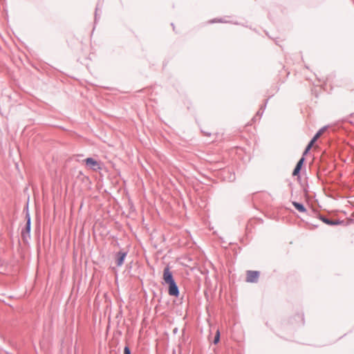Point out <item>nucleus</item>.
Segmentation results:
<instances>
[{
	"mask_svg": "<svg viewBox=\"0 0 354 354\" xmlns=\"http://www.w3.org/2000/svg\"><path fill=\"white\" fill-rule=\"evenodd\" d=\"M24 211L26 212V223L25 225L24 228L21 230V239H23L24 242H28L29 239H30V230H31V218L30 214L29 213L28 210V205L24 209Z\"/></svg>",
	"mask_w": 354,
	"mask_h": 354,
	"instance_id": "obj_1",
	"label": "nucleus"
},
{
	"mask_svg": "<svg viewBox=\"0 0 354 354\" xmlns=\"http://www.w3.org/2000/svg\"><path fill=\"white\" fill-rule=\"evenodd\" d=\"M84 161L86 166L93 171H98L102 169L100 162L93 158H87Z\"/></svg>",
	"mask_w": 354,
	"mask_h": 354,
	"instance_id": "obj_2",
	"label": "nucleus"
},
{
	"mask_svg": "<svg viewBox=\"0 0 354 354\" xmlns=\"http://www.w3.org/2000/svg\"><path fill=\"white\" fill-rule=\"evenodd\" d=\"M163 279L167 284L175 281L172 272L170 271L169 266H167L164 269Z\"/></svg>",
	"mask_w": 354,
	"mask_h": 354,
	"instance_id": "obj_3",
	"label": "nucleus"
},
{
	"mask_svg": "<svg viewBox=\"0 0 354 354\" xmlns=\"http://www.w3.org/2000/svg\"><path fill=\"white\" fill-rule=\"evenodd\" d=\"M127 251H120L115 254L116 265L118 267L122 266L127 255Z\"/></svg>",
	"mask_w": 354,
	"mask_h": 354,
	"instance_id": "obj_4",
	"label": "nucleus"
},
{
	"mask_svg": "<svg viewBox=\"0 0 354 354\" xmlns=\"http://www.w3.org/2000/svg\"><path fill=\"white\" fill-rule=\"evenodd\" d=\"M169 289L168 293L170 296L178 297L179 295V289L176 283V281L168 283Z\"/></svg>",
	"mask_w": 354,
	"mask_h": 354,
	"instance_id": "obj_5",
	"label": "nucleus"
},
{
	"mask_svg": "<svg viewBox=\"0 0 354 354\" xmlns=\"http://www.w3.org/2000/svg\"><path fill=\"white\" fill-rule=\"evenodd\" d=\"M259 276V271L249 270L247 272L246 281L248 282H250V283L257 282Z\"/></svg>",
	"mask_w": 354,
	"mask_h": 354,
	"instance_id": "obj_6",
	"label": "nucleus"
},
{
	"mask_svg": "<svg viewBox=\"0 0 354 354\" xmlns=\"http://www.w3.org/2000/svg\"><path fill=\"white\" fill-rule=\"evenodd\" d=\"M304 161H305L304 157H301L299 159V160L298 161V162L296 165V167H295V169L293 170L292 176H298L299 174L301 169L303 166Z\"/></svg>",
	"mask_w": 354,
	"mask_h": 354,
	"instance_id": "obj_7",
	"label": "nucleus"
},
{
	"mask_svg": "<svg viewBox=\"0 0 354 354\" xmlns=\"http://www.w3.org/2000/svg\"><path fill=\"white\" fill-rule=\"evenodd\" d=\"M320 219L324 223L329 225H337L339 224H342L344 222L343 221H339V220L333 221V220H330V218L324 217V216H320Z\"/></svg>",
	"mask_w": 354,
	"mask_h": 354,
	"instance_id": "obj_8",
	"label": "nucleus"
},
{
	"mask_svg": "<svg viewBox=\"0 0 354 354\" xmlns=\"http://www.w3.org/2000/svg\"><path fill=\"white\" fill-rule=\"evenodd\" d=\"M292 205L299 212L304 213L306 212V208L304 207V205L302 203L293 201L292 203Z\"/></svg>",
	"mask_w": 354,
	"mask_h": 354,
	"instance_id": "obj_9",
	"label": "nucleus"
},
{
	"mask_svg": "<svg viewBox=\"0 0 354 354\" xmlns=\"http://www.w3.org/2000/svg\"><path fill=\"white\" fill-rule=\"evenodd\" d=\"M326 127H322V129H320L317 133L316 134L313 136L314 138V140H317L320 136L324 132V131L326 130Z\"/></svg>",
	"mask_w": 354,
	"mask_h": 354,
	"instance_id": "obj_10",
	"label": "nucleus"
},
{
	"mask_svg": "<svg viewBox=\"0 0 354 354\" xmlns=\"http://www.w3.org/2000/svg\"><path fill=\"white\" fill-rule=\"evenodd\" d=\"M266 103H267V102ZM266 104H265L263 106H262L260 108V109L257 113V115L255 117H254L253 120H254L257 116H259L260 118L262 115L263 111L266 109Z\"/></svg>",
	"mask_w": 354,
	"mask_h": 354,
	"instance_id": "obj_11",
	"label": "nucleus"
},
{
	"mask_svg": "<svg viewBox=\"0 0 354 354\" xmlns=\"http://www.w3.org/2000/svg\"><path fill=\"white\" fill-rule=\"evenodd\" d=\"M219 339H220V332H219V330H217L216 333V335L214 337L213 343L214 344H216L219 342Z\"/></svg>",
	"mask_w": 354,
	"mask_h": 354,
	"instance_id": "obj_12",
	"label": "nucleus"
},
{
	"mask_svg": "<svg viewBox=\"0 0 354 354\" xmlns=\"http://www.w3.org/2000/svg\"><path fill=\"white\" fill-rule=\"evenodd\" d=\"M316 140H314V138H313L311 139V140L310 141V142L308 144L307 147H306L305 149H306V151H308L311 149V147H313L314 142H315Z\"/></svg>",
	"mask_w": 354,
	"mask_h": 354,
	"instance_id": "obj_13",
	"label": "nucleus"
},
{
	"mask_svg": "<svg viewBox=\"0 0 354 354\" xmlns=\"http://www.w3.org/2000/svg\"><path fill=\"white\" fill-rule=\"evenodd\" d=\"M316 140H314V138H313L311 139V140L310 141V142L308 144L307 147H306L305 149H306V151H308L311 149V147H313L314 142H315Z\"/></svg>",
	"mask_w": 354,
	"mask_h": 354,
	"instance_id": "obj_14",
	"label": "nucleus"
},
{
	"mask_svg": "<svg viewBox=\"0 0 354 354\" xmlns=\"http://www.w3.org/2000/svg\"><path fill=\"white\" fill-rule=\"evenodd\" d=\"M316 140H314V138H313L311 139V140L310 141V142L308 144L307 147H306L305 149H306V151H308L311 149V147H313L314 142H315Z\"/></svg>",
	"mask_w": 354,
	"mask_h": 354,
	"instance_id": "obj_15",
	"label": "nucleus"
},
{
	"mask_svg": "<svg viewBox=\"0 0 354 354\" xmlns=\"http://www.w3.org/2000/svg\"><path fill=\"white\" fill-rule=\"evenodd\" d=\"M124 354H131V350L128 346H126L124 348Z\"/></svg>",
	"mask_w": 354,
	"mask_h": 354,
	"instance_id": "obj_16",
	"label": "nucleus"
},
{
	"mask_svg": "<svg viewBox=\"0 0 354 354\" xmlns=\"http://www.w3.org/2000/svg\"><path fill=\"white\" fill-rule=\"evenodd\" d=\"M98 5L97 6L96 8H95V21H96L97 20V12H98Z\"/></svg>",
	"mask_w": 354,
	"mask_h": 354,
	"instance_id": "obj_17",
	"label": "nucleus"
},
{
	"mask_svg": "<svg viewBox=\"0 0 354 354\" xmlns=\"http://www.w3.org/2000/svg\"><path fill=\"white\" fill-rule=\"evenodd\" d=\"M308 152V151H306V149H305L304 153H303V156L302 157H304V156H306Z\"/></svg>",
	"mask_w": 354,
	"mask_h": 354,
	"instance_id": "obj_18",
	"label": "nucleus"
}]
</instances>
